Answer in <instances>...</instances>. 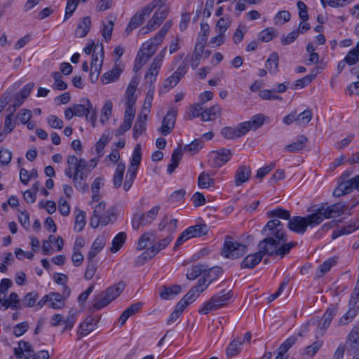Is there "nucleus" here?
I'll list each match as a JSON object with an SVG mask.
<instances>
[{"instance_id": "nucleus-1", "label": "nucleus", "mask_w": 359, "mask_h": 359, "mask_svg": "<svg viewBox=\"0 0 359 359\" xmlns=\"http://www.w3.org/2000/svg\"><path fill=\"white\" fill-rule=\"evenodd\" d=\"M264 238L258 243L259 251L247 255L241 263V269H254L264 255L283 258L297 245L296 241L287 242V233L278 220H269L261 231Z\"/></svg>"}, {"instance_id": "nucleus-2", "label": "nucleus", "mask_w": 359, "mask_h": 359, "mask_svg": "<svg viewBox=\"0 0 359 359\" xmlns=\"http://www.w3.org/2000/svg\"><path fill=\"white\" fill-rule=\"evenodd\" d=\"M126 284L120 281L117 284L109 287L104 291L97 294L93 301V309L100 310L114 300L124 290Z\"/></svg>"}, {"instance_id": "nucleus-3", "label": "nucleus", "mask_w": 359, "mask_h": 359, "mask_svg": "<svg viewBox=\"0 0 359 359\" xmlns=\"http://www.w3.org/2000/svg\"><path fill=\"white\" fill-rule=\"evenodd\" d=\"M320 224V217L313 213L305 217L293 216L287 223V228L297 234H304L308 227L313 228Z\"/></svg>"}, {"instance_id": "nucleus-4", "label": "nucleus", "mask_w": 359, "mask_h": 359, "mask_svg": "<svg viewBox=\"0 0 359 359\" xmlns=\"http://www.w3.org/2000/svg\"><path fill=\"white\" fill-rule=\"evenodd\" d=\"M233 298V293L231 290L226 291L223 290L219 293L213 295L209 300L204 302L198 310L201 314H208L210 311L217 310L227 306Z\"/></svg>"}, {"instance_id": "nucleus-5", "label": "nucleus", "mask_w": 359, "mask_h": 359, "mask_svg": "<svg viewBox=\"0 0 359 359\" xmlns=\"http://www.w3.org/2000/svg\"><path fill=\"white\" fill-rule=\"evenodd\" d=\"M247 249L245 245L234 242L231 236H226L221 250V255L224 257L234 259L244 255Z\"/></svg>"}, {"instance_id": "nucleus-6", "label": "nucleus", "mask_w": 359, "mask_h": 359, "mask_svg": "<svg viewBox=\"0 0 359 359\" xmlns=\"http://www.w3.org/2000/svg\"><path fill=\"white\" fill-rule=\"evenodd\" d=\"M346 208V205L341 202L327 206H325L324 203H321L320 207L314 210V212L316 215L320 217V223H322L325 219L343 214Z\"/></svg>"}, {"instance_id": "nucleus-7", "label": "nucleus", "mask_w": 359, "mask_h": 359, "mask_svg": "<svg viewBox=\"0 0 359 359\" xmlns=\"http://www.w3.org/2000/svg\"><path fill=\"white\" fill-rule=\"evenodd\" d=\"M160 210L159 205H156L153 207L151 210H149L146 213L139 214L135 213L133 215L132 220V226L135 230H137L140 226L147 225L151 224L156 217L158 211Z\"/></svg>"}, {"instance_id": "nucleus-8", "label": "nucleus", "mask_w": 359, "mask_h": 359, "mask_svg": "<svg viewBox=\"0 0 359 359\" xmlns=\"http://www.w3.org/2000/svg\"><path fill=\"white\" fill-rule=\"evenodd\" d=\"M354 189L359 191V176H355L348 181L341 182L338 187L334 189L332 194L335 197H340L349 194Z\"/></svg>"}, {"instance_id": "nucleus-9", "label": "nucleus", "mask_w": 359, "mask_h": 359, "mask_svg": "<svg viewBox=\"0 0 359 359\" xmlns=\"http://www.w3.org/2000/svg\"><path fill=\"white\" fill-rule=\"evenodd\" d=\"M232 157L231 150L222 148L217 151H212L210 154V161L215 168H220L227 163Z\"/></svg>"}, {"instance_id": "nucleus-10", "label": "nucleus", "mask_w": 359, "mask_h": 359, "mask_svg": "<svg viewBox=\"0 0 359 359\" xmlns=\"http://www.w3.org/2000/svg\"><path fill=\"white\" fill-rule=\"evenodd\" d=\"M177 111L171 108L164 116L161 126L158 129V132L163 136L169 135L173 130L175 124Z\"/></svg>"}, {"instance_id": "nucleus-11", "label": "nucleus", "mask_w": 359, "mask_h": 359, "mask_svg": "<svg viewBox=\"0 0 359 359\" xmlns=\"http://www.w3.org/2000/svg\"><path fill=\"white\" fill-rule=\"evenodd\" d=\"M65 175L72 179L74 187L79 191L85 193L88 191V184L83 180L82 173L76 175L75 167L68 165L65 170Z\"/></svg>"}, {"instance_id": "nucleus-12", "label": "nucleus", "mask_w": 359, "mask_h": 359, "mask_svg": "<svg viewBox=\"0 0 359 359\" xmlns=\"http://www.w3.org/2000/svg\"><path fill=\"white\" fill-rule=\"evenodd\" d=\"M336 313L337 308L335 306H332L327 309L318 325L316 330L317 335L322 336L324 334L325 330L330 326V323Z\"/></svg>"}, {"instance_id": "nucleus-13", "label": "nucleus", "mask_w": 359, "mask_h": 359, "mask_svg": "<svg viewBox=\"0 0 359 359\" xmlns=\"http://www.w3.org/2000/svg\"><path fill=\"white\" fill-rule=\"evenodd\" d=\"M247 128L240 123L236 128L224 127L222 129V135L226 139H236L244 136L246 133L245 129Z\"/></svg>"}, {"instance_id": "nucleus-14", "label": "nucleus", "mask_w": 359, "mask_h": 359, "mask_svg": "<svg viewBox=\"0 0 359 359\" xmlns=\"http://www.w3.org/2000/svg\"><path fill=\"white\" fill-rule=\"evenodd\" d=\"M92 165H89V163L86 161L84 158L78 159V163L75 167L76 175L79 173L80 175L82 173L83 180L86 182L88 174L90 171L96 166V162L92 159L90 161Z\"/></svg>"}, {"instance_id": "nucleus-15", "label": "nucleus", "mask_w": 359, "mask_h": 359, "mask_svg": "<svg viewBox=\"0 0 359 359\" xmlns=\"http://www.w3.org/2000/svg\"><path fill=\"white\" fill-rule=\"evenodd\" d=\"M91 27V18L89 16L83 17L78 23L74 32L76 37L83 38L89 32Z\"/></svg>"}, {"instance_id": "nucleus-16", "label": "nucleus", "mask_w": 359, "mask_h": 359, "mask_svg": "<svg viewBox=\"0 0 359 359\" xmlns=\"http://www.w3.org/2000/svg\"><path fill=\"white\" fill-rule=\"evenodd\" d=\"M359 229V215L357 216L355 219L351 222L349 224L344 226V227L337 229L332 231V238L335 239L339 236L344 234L351 233L355 230Z\"/></svg>"}, {"instance_id": "nucleus-17", "label": "nucleus", "mask_w": 359, "mask_h": 359, "mask_svg": "<svg viewBox=\"0 0 359 359\" xmlns=\"http://www.w3.org/2000/svg\"><path fill=\"white\" fill-rule=\"evenodd\" d=\"M142 306L143 303L138 302L131 304L129 307L124 310L118 320L121 325H124L130 316L138 313L141 310Z\"/></svg>"}, {"instance_id": "nucleus-18", "label": "nucleus", "mask_w": 359, "mask_h": 359, "mask_svg": "<svg viewBox=\"0 0 359 359\" xmlns=\"http://www.w3.org/2000/svg\"><path fill=\"white\" fill-rule=\"evenodd\" d=\"M266 118V116L264 114H258L252 116L250 121L243 122V125L247 128L245 129L246 133H248L250 130H255L261 127L264 124Z\"/></svg>"}, {"instance_id": "nucleus-19", "label": "nucleus", "mask_w": 359, "mask_h": 359, "mask_svg": "<svg viewBox=\"0 0 359 359\" xmlns=\"http://www.w3.org/2000/svg\"><path fill=\"white\" fill-rule=\"evenodd\" d=\"M209 228L206 224H200L191 226L185 229L186 233L191 238L194 237H201L208 233Z\"/></svg>"}, {"instance_id": "nucleus-20", "label": "nucleus", "mask_w": 359, "mask_h": 359, "mask_svg": "<svg viewBox=\"0 0 359 359\" xmlns=\"http://www.w3.org/2000/svg\"><path fill=\"white\" fill-rule=\"evenodd\" d=\"M251 175L250 168L246 165L240 166L235 174V184L240 186L247 182Z\"/></svg>"}, {"instance_id": "nucleus-21", "label": "nucleus", "mask_w": 359, "mask_h": 359, "mask_svg": "<svg viewBox=\"0 0 359 359\" xmlns=\"http://www.w3.org/2000/svg\"><path fill=\"white\" fill-rule=\"evenodd\" d=\"M221 107L219 105L215 104L209 108L205 109L201 113V120L203 121H209L217 118L221 113Z\"/></svg>"}, {"instance_id": "nucleus-22", "label": "nucleus", "mask_w": 359, "mask_h": 359, "mask_svg": "<svg viewBox=\"0 0 359 359\" xmlns=\"http://www.w3.org/2000/svg\"><path fill=\"white\" fill-rule=\"evenodd\" d=\"M106 243V239L104 235L99 236L94 241L90 250L88 255L89 259H94L96 255L102 250Z\"/></svg>"}, {"instance_id": "nucleus-23", "label": "nucleus", "mask_w": 359, "mask_h": 359, "mask_svg": "<svg viewBox=\"0 0 359 359\" xmlns=\"http://www.w3.org/2000/svg\"><path fill=\"white\" fill-rule=\"evenodd\" d=\"M93 318L92 317H87L83 322L80 325L79 329L77 332L79 339L82 337L86 336L90 332L94 330L95 324L93 323Z\"/></svg>"}, {"instance_id": "nucleus-24", "label": "nucleus", "mask_w": 359, "mask_h": 359, "mask_svg": "<svg viewBox=\"0 0 359 359\" xmlns=\"http://www.w3.org/2000/svg\"><path fill=\"white\" fill-rule=\"evenodd\" d=\"M267 216L269 218H271V220H278L283 225V224L279 220V219L288 221L291 219L290 211L282 208H277L268 212Z\"/></svg>"}, {"instance_id": "nucleus-25", "label": "nucleus", "mask_w": 359, "mask_h": 359, "mask_svg": "<svg viewBox=\"0 0 359 359\" xmlns=\"http://www.w3.org/2000/svg\"><path fill=\"white\" fill-rule=\"evenodd\" d=\"M308 138L305 135H299L296 142L285 147V150L289 152H298L305 147Z\"/></svg>"}, {"instance_id": "nucleus-26", "label": "nucleus", "mask_w": 359, "mask_h": 359, "mask_svg": "<svg viewBox=\"0 0 359 359\" xmlns=\"http://www.w3.org/2000/svg\"><path fill=\"white\" fill-rule=\"evenodd\" d=\"M182 157V152L180 147L175 149L172 154L170 158V163L168 165L167 172L169 175H171L175 169L178 167L180 160Z\"/></svg>"}, {"instance_id": "nucleus-27", "label": "nucleus", "mask_w": 359, "mask_h": 359, "mask_svg": "<svg viewBox=\"0 0 359 359\" xmlns=\"http://www.w3.org/2000/svg\"><path fill=\"white\" fill-rule=\"evenodd\" d=\"M83 104H74L72 106L76 116L82 117L89 110H93V104L88 99H83Z\"/></svg>"}, {"instance_id": "nucleus-28", "label": "nucleus", "mask_w": 359, "mask_h": 359, "mask_svg": "<svg viewBox=\"0 0 359 359\" xmlns=\"http://www.w3.org/2000/svg\"><path fill=\"white\" fill-rule=\"evenodd\" d=\"M222 272L223 270L219 266H214L209 269H205L202 278L205 279L206 282L210 285L212 281L221 276Z\"/></svg>"}, {"instance_id": "nucleus-29", "label": "nucleus", "mask_w": 359, "mask_h": 359, "mask_svg": "<svg viewBox=\"0 0 359 359\" xmlns=\"http://www.w3.org/2000/svg\"><path fill=\"white\" fill-rule=\"evenodd\" d=\"M122 69L117 66L113 67L110 71L104 73L102 77V81L103 83L107 84L110 82H114L118 79Z\"/></svg>"}, {"instance_id": "nucleus-30", "label": "nucleus", "mask_w": 359, "mask_h": 359, "mask_svg": "<svg viewBox=\"0 0 359 359\" xmlns=\"http://www.w3.org/2000/svg\"><path fill=\"white\" fill-rule=\"evenodd\" d=\"M144 18L140 15L139 13H136L130 20L124 34L128 36L133 30L140 27L144 22Z\"/></svg>"}, {"instance_id": "nucleus-31", "label": "nucleus", "mask_w": 359, "mask_h": 359, "mask_svg": "<svg viewBox=\"0 0 359 359\" xmlns=\"http://www.w3.org/2000/svg\"><path fill=\"white\" fill-rule=\"evenodd\" d=\"M181 290L182 287L179 285H174L171 287L165 286L160 294V297L163 299H171L180 294Z\"/></svg>"}, {"instance_id": "nucleus-32", "label": "nucleus", "mask_w": 359, "mask_h": 359, "mask_svg": "<svg viewBox=\"0 0 359 359\" xmlns=\"http://www.w3.org/2000/svg\"><path fill=\"white\" fill-rule=\"evenodd\" d=\"M126 170L125 163L120 162L115 170L113 177V184L115 188H119L123 182V174Z\"/></svg>"}, {"instance_id": "nucleus-33", "label": "nucleus", "mask_w": 359, "mask_h": 359, "mask_svg": "<svg viewBox=\"0 0 359 359\" xmlns=\"http://www.w3.org/2000/svg\"><path fill=\"white\" fill-rule=\"evenodd\" d=\"M279 57L277 53H272L266 62V68L270 74H276L278 70Z\"/></svg>"}, {"instance_id": "nucleus-34", "label": "nucleus", "mask_w": 359, "mask_h": 359, "mask_svg": "<svg viewBox=\"0 0 359 359\" xmlns=\"http://www.w3.org/2000/svg\"><path fill=\"white\" fill-rule=\"evenodd\" d=\"M348 341L352 351H357L359 345V325L355 326L348 335Z\"/></svg>"}, {"instance_id": "nucleus-35", "label": "nucleus", "mask_w": 359, "mask_h": 359, "mask_svg": "<svg viewBox=\"0 0 359 359\" xmlns=\"http://www.w3.org/2000/svg\"><path fill=\"white\" fill-rule=\"evenodd\" d=\"M126 233L125 232L118 233L112 240V245L110 248L109 250L112 253H115L118 251L126 241Z\"/></svg>"}, {"instance_id": "nucleus-36", "label": "nucleus", "mask_w": 359, "mask_h": 359, "mask_svg": "<svg viewBox=\"0 0 359 359\" xmlns=\"http://www.w3.org/2000/svg\"><path fill=\"white\" fill-rule=\"evenodd\" d=\"M344 59L347 65L350 66L355 65L359 61V41L357 42L354 48L348 52Z\"/></svg>"}, {"instance_id": "nucleus-37", "label": "nucleus", "mask_w": 359, "mask_h": 359, "mask_svg": "<svg viewBox=\"0 0 359 359\" xmlns=\"http://www.w3.org/2000/svg\"><path fill=\"white\" fill-rule=\"evenodd\" d=\"M198 185L201 189H207L215 185V180L209 174L202 172L198 178Z\"/></svg>"}, {"instance_id": "nucleus-38", "label": "nucleus", "mask_w": 359, "mask_h": 359, "mask_svg": "<svg viewBox=\"0 0 359 359\" xmlns=\"http://www.w3.org/2000/svg\"><path fill=\"white\" fill-rule=\"evenodd\" d=\"M39 293L36 291H32L26 294L22 300V306L23 307H33L36 304V300L39 299Z\"/></svg>"}, {"instance_id": "nucleus-39", "label": "nucleus", "mask_w": 359, "mask_h": 359, "mask_svg": "<svg viewBox=\"0 0 359 359\" xmlns=\"http://www.w3.org/2000/svg\"><path fill=\"white\" fill-rule=\"evenodd\" d=\"M204 271H205V266L203 264L194 266L191 269H188L186 274L187 278L190 280H194L201 274L203 275Z\"/></svg>"}, {"instance_id": "nucleus-40", "label": "nucleus", "mask_w": 359, "mask_h": 359, "mask_svg": "<svg viewBox=\"0 0 359 359\" xmlns=\"http://www.w3.org/2000/svg\"><path fill=\"white\" fill-rule=\"evenodd\" d=\"M51 76L54 79V83L52 86L55 90H65L67 88V84L62 80V76L58 72H53L51 73Z\"/></svg>"}, {"instance_id": "nucleus-41", "label": "nucleus", "mask_w": 359, "mask_h": 359, "mask_svg": "<svg viewBox=\"0 0 359 359\" xmlns=\"http://www.w3.org/2000/svg\"><path fill=\"white\" fill-rule=\"evenodd\" d=\"M203 53L204 48L195 45L194 53L191 60V66L193 69H195L198 67L200 64V60L203 55Z\"/></svg>"}, {"instance_id": "nucleus-42", "label": "nucleus", "mask_w": 359, "mask_h": 359, "mask_svg": "<svg viewBox=\"0 0 359 359\" xmlns=\"http://www.w3.org/2000/svg\"><path fill=\"white\" fill-rule=\"evenodd\" d=\"M50 296H51V301L50 302L49 307L53 309H58L62 307L63 302V295L58 292H50Z\"/></svg>"}, {"instance_id": "nucleus-43", "label": "nucleus", "mask_w": 359, "mask_h": 359, "mask_svg": "<svg viewBox=\"0 0 359 359\" xmlns=\"http://www.w3.org/2000/svg\"><path fill=\"white\" fill-rule=\"evenodd\" d=\"M88 264L86 267V270L84 274V278L86 280H90L94 276L97 269V263L93 259H89L87 257Z\"/></svg>"}, {"instance_id": "nucleus-44", "label": "nucleus", "mask_w": 359, "mask_h": 359, "mask_svg": "<svg viewBox=\"0 0 359 359\" xmlns=\"http://www.w3.org/2000/svg\"><path fill=\"white\" fill-rule=\"evenodd\" d=\"M86 224V212L79 210V212L76 216L74 229L76 232L81 231Z\"/></svg>"}, {"instance_id": "nucleus-45", "label": "nucleus", "mask_w": 359, "mask_h": 359, "mask_svg": "<svg viewBox=\"0 0 359 359\" xmlns=\"http://www.w3.org/2000/svg\"><path fill=\"white\" fill-rule=\"evenodd\" d=\"M155 92V86H149L148 92L146 95V97L144 102L142 111L149 113L152 106V101L154 99V95Z\"/></svg>"}, {"instance_id": "nucleus-46", "label": "nucleus", "mask_w": 359, "mask_h": 359, "mask_svg": "<svg viewBox=\"0 0 359 359\" xmlns=\"http://www.w3.org/2000/svg\"><path fill=\"white\" fill-rule=\"evenodd\" d=\"M203 141L200 139H195L191 143L184 147V151H189L192 154L197 153L203 147Z\"/></svg>"}, {"instance_id": "nucleus-47", "label": "nucleus", "mask_w": 359, "mask_h": 359, "mask_svg": "<svg viewBox=\"0 0 359 359\" xmlns=\"http://www.w3.org/2000/svg\"><path fill=\"white\" fill-rule=\"evenodd\" d=\"M337 260L336 257H330L321 264L318 267V271L320 273L319 276H322L328 272L337 264Z\"/></svg>"}, {"instance_id": "nucleus-48", "label": "nucleus", "mask_w": 359, "mask_h": 359, "mask_svg": "<svg viewBox=\"0 0 359 359\" xmlns=\"http://www.w3.org/2000/svg\"><path fill=\"white\" fill-rule=\"evenodd\" d=\"M13 114L14 113L10 112L5 118L4 127V133L5 134L11 133L15 128L16 121L13 120Z\"/></svg>"}, {"instance_id": "nucleus-49", "label": "nucleus", "mask_w": 359, "mask_h": 359, "mask_svg": "<svg viewBox=\"0 0 359 359\" xmlns=\"http://www.w3.org/2000/svg\"><path fill=\"white\" fill-rule=\"evenodd\" d=\"M312 111L311 109H306L297 115V123L298 125H307L312 118Z\"/></svg>"}, {"instance_id": "nucleus-50", "label": "nucleus", "mask_w": 359, "mask_h": 359, "mask_svg": "<svg viewBox=\"0 0 359 359\" xmlns=\"http://www.w3.org/2000/svg\"><path fill=\"white\" fill-rule=\"evenodd\" d=\"M114 29V21L109 20L107 23L103 22V28L102 29V35L106 41H109L111 38Z\"/></svg>"}, {"instance_id": "nucleus-51", "label": "nucleus", "mask_w": 359, "mask_h": 359, "mask_svg": "<svg viewBox=\"0 0 359 359\" xmlns=\"http://www.w3.org/2000/svg\"><path fill=\"white\" fill-rule=\"evenodd\" d=\"M297 337L292 336L287 338L278 348L277 352L285 355L287 351L296 343Z\"/></svg>"}, {"instance_id": "nucleus-52", "label": "nucleus", "mask_w": 359, "mask_h": 359, "mask_svg": "<svg viewBox=\"0 0 359 359\" xmlns=\"http://www.w3.org/2000/svg\"><path fill=\"white\" fill-rule=\"evenodd\" d=\"M316 77L315 74H310L304 76L300 79H297L294 83L293 88L294 89L302 88L309 85Z\"/></svg>"}, {"instance_id": "nucleus-53", "label": "nucleus", "mask_w": 359, "mask_h": 359, "mask_svg": "<svg viewBox=\"0 0 359 359\" xmlns=\"http://www.w3.org/2000/svg\"><path fill=\"white\" fill-rule=\"evenodd\" d=\"M172 239H173V236L172 235V233H170V235L167 236L165 238L161 240L159 242L153 245L152 248H154V251L157 254L161 250H162L165 248H166L170 243V242L172 241Z\"/></svg>"}, {"instance_id": "nucleus-54", "label": "nucleus", "mask_w": 359, "mask_h": 359, "mask_svg": "<svg viewBox=\"0 0 359 359\" xmlns=\"http://www.w3.org/2000/svg\"><path fill=\"white\" fill-rule=\"evenodd\" d=\"M242 341L239 340H233L227 346L226 353L228 356H234L239 353V347Z\"/></svg>"}, {"instance_id": "nucleus-55", "label": "nucleus", "mask_w": 359, "mask_h": 359, "mask_svg": "<svg viewBox=\"0 0 359 359\" xmlns=\"http://www.w3.org/2000/svg\"><path fill=\"white\" fill-rule=\"evenodd\" d=\"M276 36V31L273 28H266L262 30L259 35L262 41L269 42Z\"/></svg>"}, {"instance_id": "nucleus-56", "label": "nucleus", "mask_w": 359, "mask_h": 359, "mask_svg": "<svg viewBox=\"0 0 359 359\" xmlns=\"http://www.w3.org/2000/svg\"><path fill=\"white\" fill-rule=\"evenodd\" d=\"M113 107L112 102L110 100H107L104 105L103 106V108L102 109V116L100 118V121L104 123L106 121H107L111 114Z\"/></svg>"}, {"instance_id": "nucleus-57", "label": "nucleus", "mask_w": 359, "mask_h": 359, "mask_svg": "<svg viewBox=\"0 0 359 359\" xmlns=\"http://www.w3.org/2000/svg\"><path fill=\"white\" fill-rule=\"evenodd\" d=\"M142 159V151H141V145L137 144L133 150V156L130 161V164L133 166L136 165L139 167Z\"/></svg>"}, {"instance_id": "nucleus-58", "label": "nucleus", "mask_w": 359, "mask_h": 359, "mask_svg": "<svg viewBox=\"0 0 359 359\" xmlns=\"http://www.w3.org/2000/svg\"><path fill=\"white\" fill-rule=\"evenodd\" d=\"M8 302V304L7 306H10L12 309H18L21 308L22 303L20 304V301L18 297V294L13 292L10 294L8 299H7Z\"/></svg>"}, {"instance_id": "nucleus-59", "label": "nucleus", "mask_w": 359, "mask_h": 359, "mask_svg": "<svg viewBox=\"0 0 359 359\" xmlns=\"http://www.w3.org/2000/svg\"><path fill=\"white\" fill-rule=\"evenodd\" d=\"M357 311L354 309H349L344 316L339 320V325H345L349 323L353 318L356 316Z\"/></svg>"}, {"instance_id": "nucleus-60", "label": "nucleus", "mask_w": 359, "mask_h": 359, "mask_svg": "<svg viewBox=\"0 0 359 359\" xmlns=\"http://www.w3.org/2000/svg\"><path fill=\"white\" fill-rule=\"evenodd\" d=\"M125 104L126 108L124 113V120L132 123L135 114V109L134 107L135 103L126 102Z\"/></svg>"}, {"instance_id": "nucleus-61", "label": "nucleus", "mask_w": 359, "mask_h": 359, "mask_svg": "<svg viewBox=\"0 0 359 359\" xmlns=\"http://www.w3.org/2000/svg\"><path fill=\"white\" fill-rule=\"evenodd\" d=\"M48 124L53 128L62 129L64 126V123L62 119L59 118L55 115H50L47 117Z\"/></svg>"}, {"instance_id": "nucleus-62", "label": "nucleus", "mask_w": 359, "mask_h": 359, "mask_svg": "<svg viewBox=\"0 0 359 359\" xmlns=\"http://www.w3.org/2000/svg\"><path fill=\"white\" fill-rule=\"evenodd\" d=\"M146 130V123L137 120L133 127V138L137 140Z\"/></svg>"}, {"instance_id": "nucleus-63", "label": "nucleus", "mask_w": 359, "mask_h": 359, "mask_svg": "<svg viewBox=\"0 0 359 359\" xmlns=\"http://www.w3.org/2000/svg\"><path fill=\"white\" fill-rule=\"evenodd\" d=\"M203 111L202 104L196 103L191 107L190 113L188 114V118L191 120L196 117L201 118V113Z\"/></svg>"}, {"instance_id": "nucleus-64", "label": "nucleus", "mask_w": 359, "mask_h": 359, "mask_svg": "<svg viewBox=\"0 0 359 359\" xmlns=\"http://www.w3.org/2000/svg\"><path fill=\"white\" fill-rule=\"evenodd\" d=\"M100 219L102 220V225L106 226L109 223H114L116 218L114 211L109 209L100 217Z\"/></svg>"}]
</instances>
